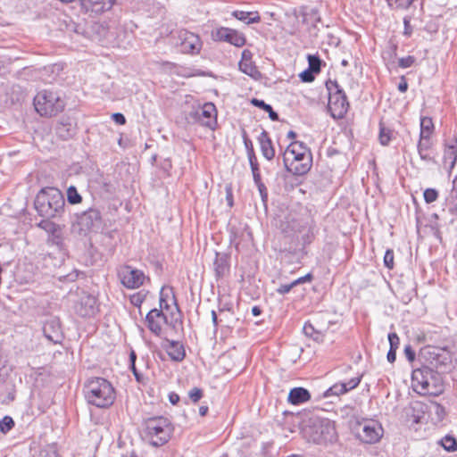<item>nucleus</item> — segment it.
Wrapping results in <instances>:
<instances>
[{
    "label": "nucleus",
    "mask_w": 457,
    "mask_h": 457,
    "mask_svg": "<svg viewBox=\"0 0 457 457\" xmlns=\"http://www.w3.org/2000/svg\"><path fill=\"white\" fill-rule=\"evenodd\" d=\"M295 287L293 283H289V284H284V285H281L279 287L277 288V292L279 294V295H285V294H287L290 292V290Z\"/></svg>",
    "instance_id": "nucleus-51"
},
{
    "label": "nucleus",
    "mask_w": 457,
    "mask_h": 457,
    "mask_svg": "<svg viewBox=\"0 0 457 457\" xmlns=\"http://www.w3.org/2000/svg\"><path fill=\"white\" fill-rule=\"evenodd\" d=\"M292 157L290 165L288 164V171L294 175L302 176L306 174L312 167V154L310 151L295 153L289 154Z\"/></svg>",
    "instance_id": "nucleus-12"
},
{
    "label": "nucleus",
    "mask_w": 457,
    "mask_h": 457,
    "mask_svg": "<svg viewBox=\"0 0 457 457\" xmlns=\"http://www.w3.org/2000/svg\"><path fill=\"white\" fill-rule=\"evenodd\" d=\"M146 322L151 332L160 335L162 325L167 322V318L162 310L154 308L147 313Z\"/></svg>",
    "instance_id": "nucleus-16"
},
{
    "label": "nucleus",
    "mask_w": 457,
    "mask_h": 457,
    "mask_svg": "<svg viewBox=\"0 0 457 457\" xmlns=\"http://www.w3.org/2000/svg\"><path fill=\"white\" fill-rule=\"evenodd\" d=\"M160 308H161L160 310L169 308V304L163 295V288L162 289L161 295H160Z\"/></svg>",
    "instance_id": "nucleus-58"
},
{
    "label": "nucleus",
    "mask_w": 457,
    "mask_h": 457,
    "mask_svg": "<svg viewBox=\"0 0 457 457\" xmlns=\"http://www.w3.org/2000/svg\"><path fill=\"white\" fill-rule=\"evenodd\" d=\"M83 391L87 403L101 409L111 407L116 398L112 383L100 377L89 378L85 383Z\"/></svg>",
    "instance_id": "nucleus-1"
},
{
    "label": "nucleus",
    "mask_w": 457,
    "mask_h": 457,
    "mask_svg": "<svg viewBox=\"0 0 457 457\" xmlns=\"http://www.w3.org/2000/svg\"><path fill=\"white\" fill-rule=\"evenodd\" d=\"M13 426H14V421L9 416H5L0 420V430L3 433H7L13 428Z\"/></svg>",
    "instance_id": "nucleus-35"
},
{
    "label": "nucleus",
    "mask_w": 457,
    "mask_h": 457,
    "mask_svg": "<svg viewBox=\"0 0 457 457\" xmlns=\"http://www.w3.org/2000/svg\"><path fill=\"white\" fill-rule=\"evenodd\" d=\"M258 140L263 157L269 161L272 160L275 156V149L268 132L266 130H262L258 137Z\"/></svg>",
    "instance_id": "nucleus-20"
},
{
    "label": "nucleus",
    "mask_w": 457,
    "mask_h": 457,
    "mask_svg": "<svg viewBox=\"0 0 457 457\" xmlns=\"http://www.w3.org/2000/svg\"><path fill=\"white\" fill-rule=\"evenodd\" d=\"M411 386L420 395L436 396L444 391L440 375L428 367H422L412 371Z\"/></svg>",
    "instance_id": "nucleus-4"
},
{
    "label": "nucleus",
    "mask_w": 457,
    "mask_h": 457,
    "mask_svg": "<svg viewBox=\"0 0 457 457\" xmlns=\"http://www.w3.org/2000/svg\"><path fill=\"white\" fill-rule=\"evenodd\" d=\"M434 131V124L429 117L420 118V136L431 137Z\"/></svg>",
    "instance_id": "nucleus-29"
},
{
    "label": "nucleus",
    "mask_w": 457,
    "mask_h": 457,
    "mask_svg": "<svg viewBox=\"0 0 457 457\" xmlns=\"http://www.w3.org/2000/svg\"><path fill=\"white\" fill-rule=\"evenodd\" d=\"M360 382H361L360 377L353 378L350 380H348L347 382H344V384L345 386L346 392L357 387L358 385L360 384Z\"/></svg>",
    "instance_id": "nucleus-47"
},
{
    "label": "nucleus",
    "mask_w": 457,
    "mask_h": 457,
    "mask_svg": "<svg viewBox=\"0 0 457 457\" xmlns=\"http://www.w3.org/2000/svg\"><path fill=\"white\" fill-rule=\"evenodd\" d=\"M213 266L216 276L218 278L223 277L228 269L226 256L216 253V258L214 260Z\"/></svg>",
    "instance_id": "nucleus-24"
},
{
    "label": "nucleus",
    "mask_w": 457,
    "mask_h": 457,
    "mask_svg": "<svg viewBox=\"0 0 457 457\" xmlns=\"http://www.w3.org/2000/svg\"><path fill=\"white\" fill-rule=\"evenodd\" d=\"M311 395L309 391L303 387H295L288 394V402L297 405L309 401Z\"/></svg>",
    "instance_id": "nucleus-21"
},
{
    "label": "nucleus",
    "mask_w": 457,
    "mask_h": 457,
    "mask_svg": "<svg viewBox=\"0 0 457 457\" xmlns=\"http://www.w3.org/2000/svg\"><path fill=\"white\" fill-rule=\"evenodd\" d=\"M190 116L211 129H214L217 125V110L212 103H205L201 108L190 112Z\"/></svg>",
    "instance_id": "nucleus-11"
},
{
    "label": "nucleus",
    "mask_w": 457,
    "mask_h": 457,
    "mask_svg": "<svg viewBox=\"0 0 457 457\" xmlns=\"http://www.w3.org/2000/svg\"><path fill=\"white\" fill-rule=\"evenodd\" d=\"M346 393L345 386L344 383H337L333 385L331 387H329L325 392V396H330V395H340Z\"/></svg>",
    "instance_id": "nucleus-31"
},
{
    "label": "nucleus",
    "mask_w": 457,
    "mask_h": 457,
    "mask_svg": "<svg viewBox=\"0 0 457 457\" xmlns=\"http://www.w3.org/2000/svg\"><path fill=\"white\" fill-rule=\"evenodd\" d=\"M248 159H249V163H250V167H251L253 177V181L258 182L261 179V174H260L259 165H258V162H257L256 156L254 154L253 149H250V151L248 152Z\"/></svg>",
    "instance_id": "nucleus-28"
},
{
    "label": "nucleus",
    "mask_w": 457,
    "mask_h": 457,
    "mask_svg": "<svg viewBox=\"0 0 457 457\" xmlns=\"http://www.w3.org/2000/svg\"><path fill=\"white\" fill-rule=\"evenodd\" d=\"M252 57L253 54L251 53V51L245 49L242 52V58L240 62H249L252 60Z\"/></svg>",
    "instance_id": "nucleus-55"
},
{
    "label": "nucleus",
    "mask_w": 457,
    "mask_h": 457,
    "mask_svg": "<svg viewBox=\"0 0 457 457\" xmlns=\"http://www.w3.org/2000/svg\"><path fill=\"white\" fill-rule=\"evenodd\" d=\"M82 8L87 12L100 14L109 11L115 0H80Z\"/></svg>",
    "instance_id": "nucleus-17"
},
{
    "label": "nucleus",
    "mask_w": 457,
    "mask_h": 457,
    "mask_svg": "<svg viewBox=\"0 0 457 457\" xmlns=\"http://www.w3.org/2000/svg\"><path fill=\"white\" fill-rule=\"evenodd\" d=\"M303 330L306 336L312 337L313 332H314V328L311 323H305Z\"/></svg>",
    "instance_id": "nucleus-54"
},
{
    "label": "nucleus",
    "mask_w": 457,
    "mask_h": 457,
    "mask_svg": "<svg viewBox=\"0 0 457 457\" xmlns=\"http://www.w3.org/2000/svg\"><path fill=\"white\" fill-rule=\"evenodd\" d=\"M357 438L365 444H375L383 436L384 429L381 424L375 420H362L357 421L353 427Z\"/></svg>",
    "instance_id": "nucleus-9"
},
{
    "label": "nucleus",
    "mask_w": 457,
    "mask_h": 457,
    "mask_svg": "<svg viewBox=\"0 0 457 457\" xmlns=\"http://www.w3.org/2000/svg\"><path fill=\"white\" fill-rule=\"evenodd\" d=\"M303 436L308 441L317 445H326L337 439L334 423L317 416L311 417L302 428Z\"/></svg>",
    "instance_id": "nucleus-3"
},
{
    "label": "nucleus",
    "mask_w": 457,
    "mask_h": 457,
    "mask_svg": "<svg viewBox=\"0 0 457 457\" xmlns=\"http://www.w3.org/2000/svg\"><path fill=\"white\" fill-rule=\"evenodd\" d=\"M414 0H386L390 6L395 5V8L407 9Z\"/></svg>",
    "instance_id": "nucleus-36"
},
{
    "label": "nucleus",
    "mask_w": 457,
    "mask_h": 457,
    "mask_svg": "<svg viewBox=\"0 0 457 457\" xmlns=\"http://www.w3.org/2000/svg\"><path fill=\"white\" fill-rule=\"evenodd\" d=\"M239 68L242 72L247 74L248 76L258 79L261 77V73L258 71L257 67L254 65L253 61L249 62H239Z\"/></svg>",
    "instance_id": "nucleus-26"
},
{
    "label": "nucleus",
    "mask_w": 457,
    "mask_h": 457,
    "mask_svg": "<svg viewBox=\"0 0 457 457\" xmlns=\"http://www.w3.org/2000/svg\"><path fill=\"white\" fill-rule=\"evenodd\" d=\"M49 220L50 219L45 218V220H41L37 224V227H39L40 228L44 229L46 232L54 234L58 229V226L55 223L50 221Z\"/></svg>",
    "instance_id": "nucleus-33"
},
{
    "label": "nucleus",
    "mask_w": 457,
    "mask_h": 457,
    "mask_svg": "<svg viewBox=\"0 0 457 457\" xmlns=\"http://www.w3.org/2000/svg\"><path fill=\"white\" fill-rule=\"evenodd\" d=\"M457 162V149L454 144L446 146L444 154V163L446 165L449 162V169H453L455 162Z\"/></svg>",
    "instance_id": "nucleus-25"
},
{
    "label": "nucleus",
    "mask_w": 457,
    "mask_h": 457,
    "mask_svg": "<svg viewBox=\"0 0 457 457\" xmlns=\"http://www.w3.org/2000/svg\"><path fill=\"white\" fill-rule=\"evenodd\" d=\"M169 400L172 404H177L179 401V396L175 393H171L169 395Z\"/></svg>",
    "instance_id": "nucleus-60"
},
{
    "label": "nucleus",
    "mask_w": 457,
    "mask_h": 457,
    "mask_svg": "<svg viewBox=\"0 0 457 457\" xmlns=\"http://www.w3.org/2000/svg\"><path fill=\"white\" fill-rule=\"evenodd\" d=\"M404 353L410 361H412L415 359V352L411 349V345H406L404 347Z\"/></svg>",
    "instance_id": "nucleus-53"
},
{
    "label": "nucleus",
    "mask_w": 457,
    "mask_h": 457,
    "mask_svg": "<svg viewBox=\"0 0 457 457\" xmlns=\"http://www.w3.org/2000/svg\"><path fill=\"white\" fill-rule=\"evenodd\" d=\"M67 199L71 204H77L81 202V195L77 191L74 186H71L67 190Z\"/></svg>",
    "instance_id": "nucleus-32"
},
{
    "label": "nucleus",
    "mask_w": 457,
    "mask_h": 457,
    "mask_svg": "<svg viewBox=\"0 0 457 457\" xmlns=\"http://www.w3.org/2000/svg\"><path fill=\"white\" fill-rule=\"evenodd\" d=\"M34 106L41 116L52 117L63 111L65 103L57 92L45 89L34 97Z\"/></svg>",
    "instance_id": "nucleus-6"
},
{
    "label": "nucleus",
    "mask_w": 457,
    "mask_h": 457,
    "mask_svg": "<svg viewBox=\"0 0 457 457\" xmlns=\"http://www.w3.org/2000/svg\"><path fill=\"white\" fill-rule=\"evenodd\" d=\"M178 38L183 53L194 54L201 50L202 42L197 35L182 29L178 32Z\"/></svg>",
    "instance_id": "nucleus-14"
},
{
    "label": "nucleus",
    "mask_w": 457,
    "mask_h": 457,
    "mask_svg": "<svg viewBox=\"0 0 457 457\" xmlns=\"http://www.w3.org/2000/svg\"><path fill=\"white\" fill-rule=\"evenodd\" d=\"M328 91V108L334 119H343L349 109V103L338 83L329 80L326 83Z\"/></svg>",
    "instance_id": "nucleus-8"
},
{
    "label": "nucleus",
    "mask_w": 457,
    "mask_h": 457,
    "mask_svg": "<svg viewBox=\"0 0 457 457\" xmlns=\"http://www.w3.org/2000/svg\"><path fill=\"white\" fill-rule=\"evenodd\" d=\"M312 280V275L311 273L306 274L305 276L300 277L297 279L292 281L294 287H296L300 284H303L306 282H311Z\"/></svg>",
    "instance_id": "nucleus-50"
},
{
    "label": "nucleus",
    "mask_w": 457,
    "mask_h": 457,
    "mask_svg": "<svg viewBox=\"0 0 457 457\" xmlns=\"http://www.w3.org/2000/svg\"><path fill=\"white\" fill-rule=\"evenodd\" d=\"M418 153L422 160L430 161L432 159L428 150L418 149Z\"/></svg>",
    "instance_id": "nucleus-56"
},
{
    "label": "nucleus",
    "mask_w": 457,
    "mask_h": 457,
    "mask_svg": "<svg viewBox=\"0 0 457 457\" xmlns=\"http://www.w3.org/2000/svg\"><path fill=\"white\" fill-rule=\"evenodd\" d=\"M446 207L448 208L449 212H453L455 209L453 196H452L451 199H447Z\"/></svg>",
    "instance_id": "nucleus-61"
},
{
    "label": "nucleus",
    "mask_w": 457,
    "mask_h": 457,
    "mask_svg": "<svg viewBox=\"0 0 457 457\" xmlns=\"http://www.w3.org/2000/svg\"><path fill=\"white\" fill-rule=\"evenodd\" d=\"M396 359V350L395 349H390L387 353V361L391 363H393Z\"/></svg>",
    "instance_id": "nucleus-59"
},
{
    "label": "nucleus",
    "mask_w": 457,
    "mask_h": 457,
    "mask_svg": "<svg viewBox=\"0 0 457 457\" xmlns=\"http://www.w3.org/2000/svg\"><path fill=\"white\" fill-rule=\"evenodd\" d=\"M112 120L119 125H124L126 123V118L122 113L116 112L112 115Z\"/></svg>",
    "instance_id": "nucleus-52"
},
{
    "label": "nucleus",
    "mask_w": 457,
    "mask_h": 457,
    "mask_svg": "<svg viewBox=\"0 0 457 457\" xmlns=\"http://www.w3.org/2000/svg\"><path fill=\"white\" fill-rule=\"evenodd\" d=\"M309 69L319 73L320 71L321 60L317 55H308Z\"/></svg>",
    "instance_id": "nucleus-34"
},
{
    "label": "nucleus",
    "mask_w": 457,
    "mask_h": 457,
    "mask_svg": "<svg viewBox=\"0 0 457 457\" xmlns=\"http://www.w3.org/2000/svg\"><path fill=\"white\" fill-rule=\"evenodd\" d=\"M65 200L62 193L55 187L42 188L35 199L37 213L46 219L61 217L64 212Z\"/></svg>",
    "instance_id": "nucleus-2"
},
{
    "label": "nucleus",
    "mask_w": 457,
    "mask_h": 457,
    "mask_svg": "<svg viewBox=\"0 0 457 457\" xmlns=\"http://www.w3.org/2000/svg\"><path fill=\"white\" fill-rule=\"evenodd\" d=\"M118 278L122 284L128 289H136L140 287L145 280V273L130 265H122L117 270Z\"/></svg>",
    "instance_id": "nucleus-10"
},
{
    "label": "nucleus",
    "mask_w": 457,
    "mask_h": 457,
    "mask_svg": "<svg viewBox=\"0 0 457 457\" xmlns=\"http://www.w3.org/2000/svg\"><path fill=\"white\" fill-rule=\"evenodd\" d=\"M257 186L262 202H266L268 198V192L265 185L262 183V179L258 182H254Z\"/></svg>",
    "instance_id": "nucleus-45"
},
{
    "label": "nucleus",
    "mask_w": 457,
    "mask_h": 457,
    "mask_svg": "<svg viewBox=\"0 0 457 457\" xmlns=\"http://www.w3.org/2000/svg\"><path fill=\"white\" fill-rule=\"evenodd\" d=\"M136 353L134 351H132L129 354V359H130V361H131V367H132V370H133V373L134 375L138 378V375H137V370L135 368V361H136Z\"/></svg>",
    "instance_id": "nucleus-57"
},
{
    "label": "nucleus",
    "mask_w": 457,
    "mask_h": 457,
    "mask_svg": "<svg viewBox=\"0 0 457 457\" xmlns=\"http://www.w3.org/2000/svg\"><path fill=\"white\" fill-rule=\"evenodd\" d=\"M225 190H226V200H227L228 205L229 207H232L234 204V201H233V192H232L231 185H226Z\"/></svg>",
    "instance_id": "nucleus-49"
},
{
    "label": "nucleus",
    "mask_w": 457,
    "mask_h": 457,
    "mask_svg": "<svg viewBox=\"0 0 457 457\" xmlns=\"http://www.w3.org/2000/svg\"><path fill=\"white\" fill-rule=\"evenodd\" d=\"M188 396L193 403H197L203 397V390L194 387L188 392Z\"/></svg>",
    "instance_id": "nucleus-42"
},
{
    "label": "nucleus",
    "mask_w": 457,
    "mask_h": 457,
    "mask_svg": "<svg viewBox=\"0 0 457 457\" xmlns=\"http://www.w3.org/2000/svg\"><path fill=\"white\" fill-rule=\"evenodd\" d=\"M102 222L101 212L97 209H88L84 212L79 219L82 229L91 230L99 228Z\"/></svg>",
    "instance_id": "nucleus-15"
},
{
    "label": "nucleus",
    "mask_w": 457,
    "mask_h": 457,
    "mask_svg": "<svg viewBox=\"0 0 457 457\" xmlns=\"http://www.w3.org/2000/svg\"><path fill=\"white\" fill-rule=\"evenodd\" d=\"M162 347L173 361H180L186 356L184 345L179 341L166 340Z\"/></svg>",
    "instance_id": "nucleus-19"
},
{
    "label": "nucleus",
    "mask_w": 457,
    "mask_h": 457,
    "mask_svg": "<svg viewBox=\"0 0 457 457\" xmlns=\"http://www.w3.org/2000/svg\"><path fill=\"white\" fill-rule=\"evenodd\" d=\"M415 61L416 59L414 56L408 55L406 57L399 59L398 64L401 68L406 69L411 67L414 64Z\"/></svg>",
    "instance_id": "nucleus-40"
},
{
    "label": "nucleus",
    "mask_w": 457,
    "mask_h": 457,
    "mask_svg": "<svg viewBox=\"0 0 457 457\" xmlns=\"http://www.w3.org/2000/svg\"><path fill=\"white\" fill-rule=\"evenodd\" d=\"M69 297L72 302L74 312L79 317H93L98 312L96 298L83 289L71 290Z\"/></svg>",
    "instance_id": "nucleus-7"
},
{
    "label": "nucleus",
    "mask_w": 457,
    "mask_h": 457,
    "mask_svg": "<svg viewBox=\"0 0 457 457\" xmlns=\"http://www.w3.org/2000/svg\"><path fill=\"white\" fill-rule=\"evenodd\" d=\"M214 40L228 42L231 45L241 47L245 44V36L236 29L220 27L212 32Z\"/></svg>",
    "instance_id": "nucleus-13"
},
{
    "label": "nucleus",
    "mask_w": 457,
    "mask_h": 457,
    "mask_svg": "<svg viewBox=\"0 0 457 457\" xmlns=\"http://www.w3.org/2000/svg\"><path fill=\"white\" fill-rule=\"evenodd\" d=\"M315 71H312L311 69L303 71L300 74V78L303 82H312L314 80V75Z\"/></svg>",
    "instance_id": "nucleus-46"
},
{
    "label": "nucleus",
    "mask_w": 457,
    "mask_h": 457,
    "mask_svg": "<svg viewBox=\"0 0 457 457\" xmlns=\"http://www.w3.org/2000/svg\"><path fill=\"white\" fill-rule=\"evenodd\" d=\"M40 457H58L55 452H42Z\"/></svg>",
    "instance_id": "nucleus-64"
},
{
    "label": "nucleus",
    "mask_w": 457,
    "mask_h": 457,
    "mask_svg": "<svg viewBox=\"0 0 457 457\" xmlns=\"http://www.w3.org/2000/svg\"><path fill=\"white\" fill-rule=\"evenodd\" d=\"M423 195H424V200L426 201V203L430 204L436 200V198L438 196V193L436 189L427 188L424 191Z\"/></svg>",
    "instance_id": "nucleus-37"
},
{
    "label": "nucleus",
    "mask_w": 457,
    "mask_h": 457,
    "mask_svg": "<svg viewBox=\"0 0 457 457\" xmlns=\"http://www.w3.org/2000/svg\"><path fill=\"white\" fill-rule=\"evenodd\" d=\"M388 341L390 344V349H395L399 347L400 338L396 333H389L388 334Z\"/></svg>",
    "instance_id": "nucleus-44"
},
{
    "label": "nucleus",
    "mask_w": 457,
    "mask_h": 457,
    "mask_svg": "<svg viewBox=\"0 0 457 457\" xmlns=\"http://www.w3.org/2000/svg\"><path fill=\"white\" fill-rule=\"evenodd\" d=\"M57 133L62 138H68L71 136L70 129H67V124L60 123L57 127Z\"/></svg>",
    "instance_id": "nucleus-43"
},
{
    "label": "nucleus",
    "mask_w": 457,
    "mask_h": 457,
    "mask_svg": "<svg viewBox=\"0 0 457 457\" xmlns=\"http://www.w3.org/2000/svg\"><path fill=\"white\" fill-rule=\"evenodd\" d=\"M145 294L143 292H137L130 296V303L135 306H140L145 301Z\"/></svg>",
    "instance_id": "nucleus-39"
},
{
    "label": "nucleus",
    "mask_w": 457,
    "mask_h": 457,
    "mask_svg": "<svg viewBox=\"0 0 457 457\" xmlns=\"http://www.w3.org/2000/svg\"><path fill=\"white\" fill-rule=\"evenodd\" d=\"M439 443L448 452H453L457 449V440L453 436H445Z\"/></svg>",
    "instance_id": "nucleus-30"
},
{
    "label": "nucleus",
    "mask_w": 457,
    "mask_h": 457,
    "mask_svg": "<svg viewBox=\"0 0 457 457\" xmlns=\"http://www.w3.org/2000/svg\"><path fill=\"white\" fill-rule=\"evenodd\" d=\"M43 333L46 338L54 344H58L62 341L61 326L57 319L47 320L43 327Z\"/></svg>",
    "instance_id": "nucleus-18"
},
{
    "label": "nucleus",
    "mask_w": 457,
    "mask_h": 457,
    "mask_svg": "<svg viewBox=\"0 0 457 457\" xmlns=\"http://www.w3.org/2000/svg\"><path fill=\"white\" fill-rule=\"evenodd\" d=\"M172 432L173 427L165 417H153L145 421V436L153 446L158 447L165 445L170 440Z\"/></svg>",
    "instance_id": "nucleus-5"
},
{
    "label": "nucleus",
    "mask_w": 457,
    "mask_h": 457,
    "mask_svg": "<svg viewBox=\"0 0 457 457\" xmlns=\"http://www.w3.org/2000/svg\"><path fill=\"white\" fill-rule=\"evenodd\" d=\"M232 15L245 24L257 23L261 17L256 12L234 11Z\"/></svg>",
    "instance_id": "nucleus-23"
},
{
    "label": "nucleus",
    "mask_w": 457,
    "mask_h": 457,
    "mask_svg": "<svg viewBox=\"0 0 457 457\" xmlns=\"http://www.w3.org/2000/svg\"><path fill=\"white\" fill-rule=\"evenodd\" d=\"M407 88H408V84L404 80L398 85V90L402 93L406 92Z\"/></svg>",
    "instance_id": "nucleus-63"
},
{
    "label": "nucleus",
    "mask_w": 457,
    "mask_h": 457,
    "mask_svg": "<svg viewBox=\"0 0 457 457\" xmlns=\"http://www.w3.org/2000/svg\"><path fill=\"white\" fill-rule=\"evenodd\" d=\"M384 264L388 269L394 268V252L391 249H387L384 255Z\"/></svg>",
    "instance_id": "nucleus-41"
},
{
    "label": "nucleus",
    "mask_w": 457,
    "mask_h": 457,
    "mask_svg": "<svg viewBox=\"0 0 457 457\" xmlns=\"http://www.w3.org/2000/svg\"><path fill=\"white\" fill-rule=\"evenodd\" d=\"M310 151L309 148L303 143L299 141L292 142L283 154V162L286 169H288V162H289V154L295 153H302Z\"/></svg>",
    "instance_id": "nucleus-22"
},
{
    "label": "nucleus",
    "mask_w": 457,
    "mask_h": 457,
    "mask_svg": "<svg viewBox=\"0 0 457 457\" xmlns=\"http://www.w3.org/2000/svg\"><path fill=\"white\" fill-rule=\"evenodd\" d=\"M244 142H245V145L247 149V153L250 151V149H253V144H252V141L246 137L245 136L244 137Z\"/></svg>",
    "instance_id": "nucleus-62"
},
{
    "label": "nucleus",
    "mask_w": 457,
    "mask_h": 457,
    "mask_svg": "<svg viewBox=\"0 0 457 457\" xmlns=\"http://www.w3.org/2000/svg\"><path fill=\"white\" fill-rule=\"evenodd\" d=\"M252 104L259 107L269 113V117L271 120L275 121L278 120V114L273 110L271 105L266 104L263 100L253 98L251 101Z\"/></svg>",
    "instance_id": "nucleus-27"
},
{
    "label": "nucleus",
    "mask_w": 457,
    "mask_h": 457,
    "mask_svg": "<svg viewBox=\"0 0 457 457\" xmlns=\"http://www.w3.org/2000/svg\"><path fill=\"white\" fill-rule=\"evenodd\" d=\"M432 145L430 137L420 136V141L418 143V149L429 151Z\"/></svg>",
    "instance_id": "nucleus-38"
},
{
    "label": "nucleus",
    "mask_w": 457,
    "mask_h": 457,
    "mask_svg": "<svg viewBox=\"0 0 457 457\" xmlns=\"http://www.w3.org/2000/svg\"><path fill=\"white\" fill-rule=\"evenodd\" d=\"M379 141L383 145H386L390 141L389 131H386L384 128L380 129Z\"/></svg>",
    "instance_id": "nucleus-48"
}]
</instances>
